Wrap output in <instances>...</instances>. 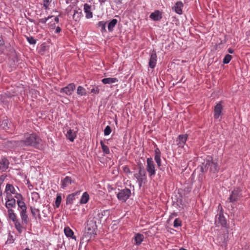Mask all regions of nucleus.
Returning a JSON list of instances; mask_svg holds the SVG:
<instances>
[{"mask_svg": "<svg viewBox=\"0 0 250 250\" xmlns=\"http://www.w3.org/2000/svg\"><path fill=\"white\" fill-rule=\"evenodd\" d=\"M201 170L202 172H208L210 174H215L219 170L217 161L213 160L210 156H208L201 167Z\"/></svg>", "mask_w": 250, "mask_h": 250, "instance_id": "2", "label": "nucleus"}, {"mask_svg": "<svg viewBox=\"0 0 250 250\" xmlns=\"http://www.w3.org/2000/svg\"><path fill=\"white\" fill-rule=\"evenodd\" d=\"M149 18L154 21H160L162 18V13L159 10H155L150 15Z\"/></svg>", "mask_w": 250, "mask_h": 250, "instance_id": "20", "label": "nucleus"}, {"mask_svg": "<svg viewBox=\"0 0 250 250\" xmlns=\"http://www.w3.org/2000/svg\"><path fill=\"white\" fill-rule=\"evenodd\" d=\"M2 195V191L1 190V187H0V196H1Z\"/></svg>", "mask_w": 250, "mask_h": 250, "instance_id": "56", "label": "nucleus"}, {"mask_svg": "<svg viewBox=\"0 0 250 250\" xmlns=\"http://www.w3.org/2000/svg\"><path fill=\"white\" fill-rule=\"evenodd\" d=\"M31 213L34 216H36L37 215H40L39 210L35 208H31Z\"/></svg>", "mask_w": 250, "mask_h": 250, "instance_id": "43", "label": "nucleus"}, {"mask_svg": "<svg viewBox=\"0 0 250 250\" xmlns=\"http://www.w3.org/2000/svg\"><path fill=\"white\" fill-rule=\"evenodd\" d=\"M64 232L66 237L76 240V237L74 236L73 230L69 227H65L64 229Z\"/></svg>", "mask_w": 250, "mask_h": 250, "instance_id": "23", "label": "nucleus"}, {"mask_svg": "<svg viewBox=\"0 0 250 250\" xmlns=\"http://www.w3.org/2000/svg\"><path fill=\"white\" fill-rule=\"evenodd\" d=\"M99 89L98 87L92 88L91 90V92L95 94H97L99 93Z\"/></svg>", "mask_w": 250, "mask_h": 250, "instance_id": "45", "label": "nucleus"}, {"mask_svg": "<svg viewBox=\"0 0 250 250\" xmlns=\"http://www.w3.org/2000/svg\"><path fill=\"white\" fill-rule=\"evenodd\" d=\"M9 161L6 158H2L0 161V172L5 171L9 166Z\"/></svg>", "mask_w": 250, "mask_h": 250, "instance_id": "19", "label": "nucleus"}, {"mask_svg": "<svg viewBox=\"0 0 250 250\" xmlns=\"http://www.w3.org/2000/svg\"><path fill=\"white\" fill-rule=\"evenodd\" d=\"M144 238V236L143 234L140 233L135 234L134 237L135 244L137 246L140 245L143 242Z\"/></svg>", "mask_w": 250, "mask_h": 250, "instance_id": "24", "label": "nucleus"}, {"mask_svg": "<svg viewBox=\"0 0 250 250\" xmlns=\"http://www.w3.org/2000/svg\"><path fill=\"white\" fill-rule=\"evenodd\" d=\"M73 183H74V181L72 180L70 177L66 176L61 181V188L64 189H66Z\"/></svg>", "mask_w": 250, "mask_h": 250, "instance_id": "9", "label": "nucleus"}, {"mask_svg": "<svg viewBox=\"0 0 250 250\" xmlns=\"http://www.w3.org/2000/svg\"><path fill=\"white\" fill-rule=\"evenodd\" d=\"M19 145L22 146H31L40 149L42 147V141L35 133L27 134L25 135L24 140L20 142Z\"/></svg>", "mask_w": 250, "mask_h": 250, "instance_id": "1", "label": "nucleus"}, {"mask_svg": "<svg viewBox=\"0 0 250 250\" xmlns=\"http://www.w3.org/2000/svg\"><path fill=\"white\" fill-rule=\"evenodd\" d=\"M27 40L31 44H35L36 43V40L32 37H27Z\"/></svg>", "mask_w": 250, "mask_h": 250, "instance_id": "38", "label": "nucleus"}, {"mask_svg": "<svg viewBox=\"0 0 250 250\" xmlns=\"http://www.w3.org/2000/svg\"><path fill=\"white\" fill-rule=\"evenodd\" d=\"M8 215L9 218L14 223L17 221V216L16 214L14 212V210L13 209H9L7 210Z\"/></svg>", "mask_w": 250, "mask_h": 250, "instance_id": "26", "label": "nucleus"}, {"mask_svg": "<svg viewBox=\"0 0 250 250\" xmlns=\"http://www.w3.org/2000/svg\"><path fill=\"white\" fill-rule=\"evenodd\" d=\"M118 21L117 19H112L108 24V30L109 32H112L115 26L117 23Z\"/></svg>", "mask_w": 250, "mask_h": 250, "instance_id": "27", "label": "nucleus"}, {"mask_svg": "<svg viewBox=\"0 0 250 250\" xmlns=\"http://www.w3.org/2000/svg\"><path fill=\"white\" fill-rule=\"evenodd\" d=\"M91 6L87 3L83 5V10L85 14V18L86 19H90L93 17V13L91 11Z\"/></svg>", "mask_w": 250, "mask_h": 250, "instance_id": "16", "label": "nucleus"}, {"mask_svg": "<svg viewBox=\"0 0 250 250\" xmlns=\"http://www.w3.org/2000/svg\"><path fill=\"white\" fill-rule=\"evenodd\" d=\"M111 128L110 126L107 125L104 129V135L105 136L109 135L111 132Z\"/></svg>", "mask_w": 250, "mask_h": 250, "instance_id": "36", "label": "nucleus"}, {"mask_svg": "<svg viewBox=\"0 0 250 250\" xmlns=\"http://www.w3.org/2000/svg\"><path fill=\"white\" fill-rule=\"evenodd\" d=\"M74 199L75 195L74 194H71L68 195L66 198V204H72Z\"/></svg>", "mask_w": 250, "mask_h": 250, "instance_id": "34", "label": "nucleus"}, {"mask_svg": "<svg viewBox=\"0 0 250 250\" xmlns=\"http://www.w3.org/2000/svg\"><path fill=\"white\" fill-rule=\"evenodd\" d=\"M232 56L230 55L227 54L225 56L223 62L225 64H228L230 62Z\"/></svg>", "mask_w": 250, "mask_h": 250, "instance_id": "35", "label": "nucleus"}, {"mask_svg": "<svg viewBox=\"0 0 250 250\" xmlns=\"http://www.w3.org/2000/svg\"><path fill=\"white\" fill-rule=\"evenodd\" d=\"M97 225L95 221L90 219L87 221L86 231L84 237L87 241H89L92 238L94 237L96 234Z\"/></svg>", "mask_w": 250, "mask_h": 250, "instance_id": "3", "label": "nucleus"}, {"mask_svg": "<svg viewBox=\"0 0 250 250\" xmlns=\"http://www.w3.org/2000/svg\"><path fill=\"white\" fill-rule=\"evenodd\" d=\"M51 0H43L44 2V6L46 8H47L49 3L51 2Z\"/></svg>", "mask_w": 250, "mask_h": 250, "instance_id": "47", "label": "nucleus"}, {"mask_svg": "<svg viewBox=\"0 0 250 250\" xmlns=\"http://www.w3.org/2000/svg\"><path fill=\"white\" fill-rule=\"evenodd\" d=\"M222 110V106L220 103L217 104L214 107V117L216 119H219Z\"/></svg>", "mask_w": 250, "mask_h": 250, "instance_id": "15", "label": "nucleus"}, {"mask_svg": "<svg viewBox=\"0 0 250 250\" xmlns=\"http://www.w3.org/2000/svg\"><path fill=\"white\" fill-rule=\"evenodd\" d=\"M181 220L178 219V218H176L175 219L174 221V227L175 228H177V227H178L179 226H181Z\"/></svg>", "mask_w": 250, "mask_h": 250, "instance_id": "37", "label": "nucleus"}, {"mask_svg": "<svg viewBox=\"0 0 250 250\" xmlns=\"http://www.w3.org/2000/svg\"><path fill=\"white\" fill-rule=\"evenodd\" d=\"M123 170L125 173H131L129 167L127 166H125L123 168Z\"/></svg>", "mask_w": 250, "mask_h": 250, "instance_id": "46", "label": "nucleus"}, {"mask_svg": "<svg viewBox=\"0 0 250 250\" xmlns=\"http://www.w3.org/2000/svg\"><path fill=\"white\" fill-rule=\"evenodd\" d=\"M134 176L136 179L140 187H141L143 184L146 183L147 182L146 171L141 167H139L138 171L135 173Z\"/></svg>", "mask_w": 250, "mask_h": 250, "instance_id": "4", "label": "nucleus"}, {"mask_svg": "<svg viewBox=\"0 0 250 250\" xmlns=\"http://www.w3.org/2000/svg\"><path fill=\"white\" fill-rule=\"evenodd\" d=\"M83 16L82 10L79 8H75L73 11V19L75 21H79Z\"/></svg>", "mask_w": 250, "mask_h": 250, "instance_id": "17", "label": "nucleus"}, {"mask_svg": "<svg viewBox=\"0 0 250 250\" xmlns=\"http://www.w3.org/2000/svg\"><path fill=\"white\" fill-rule=\"evenodd\" d=\"M183 7V4L181 1L177 2L174 7H173V9L175 11V12L178 14L181 15L182 14V8Z\"/></svg>", "mask_w": 250, "mask_h": 250, "instance_id": "21", "label": "nucleus"}, {"mask_svg": "<svg viewBox=\"0 0 250 250\" xmlns=\"http://www.w3.org/2000/svg\"><path fill=\"white\" fill-rule=\"evenodd\" d=\"M188 137L187 134L179 135L176 140L177 145L179 147L183 148L186 143Z\"/></svg>", "mask_w": 250, "mask_h": 250, "instance_id": "8", "label": "nucleus"}, {"mask_svg": "<svg viewBox=\"0 0 250 250\" xmlns=\"http://www.w3.org/2000/svg\"><path fill=\"white\" fill-rule=\"evenodd\" d=\"M154 159L158 167L161 166V157H154Z\"/></svg>", "mask_w": 250, "mask_h": 250, "instance_id": "41", "label": "nucleus"}, {"mask_svg": "<svg viewBox=\"0 0 250 250\" xmlns=\"http://www.w3.org/2000/svg\"><path fill=\"white\" fill-rule=\"evenodd\" d=\"M241 197V194L239 191L238 190H234L232 191L230 194L229 200L230 202H233L238 200Z\"/></svg>", "mask_w": 250, "mask_h": 250, "instance_id": "18", "label": "nucleus"}, {"mask_svg": "<svg viewBox=\"0 0 250 250\" xmlns=\"http://www.w3.org/2000/svg\"><path fill=\"white\" fill-rule=\"evenodd\" d=\"M5 192L6 193V197H12V194L16 193V189L12 185L7 184L5 188Z\"/></svg>", "mask_w": 250, "mask_h": 250, "instance_id": "14", "label": "nucleus"}, {"mask_svg": "<svg viewBox=\"0 0 250 250\" xmlns=\"http://www.w3.org/2000/svg\"><path fill=\"white\" fill-rule=\"evenodd\" d=\"M24 250H31L28 248H26Z\"/></svg>", "mask_w": 250, "mask_h": 250, "instance_id": "58", "label": "nucleus"}, {"mask_svg": "<svg viewBox=\"0 0 250 250\" xmlns=\"http://www.w3.org/2000/svg\"><path fill=\"white\" fill-rule=\"evenodd\" d=\"M89 200V195L87 192H84L82 194L80 200V203L81 204H86Z\"/></svg>", "mask_w": 250, "mask_h": 250, "instance_id": "25", "label": "nucleus"}, {"mask_svg": "<svg viewBox=\"0 0 250 250\" xmlns=\"http://www.w3.org/2000/svg\"><path fill=\"white\" fill-rule=\"evenodd\" d=\"M66 129L67 131L65 134L66 138L70 141L73 142L77 136L76 131L70 128H68Z\"/></svg>", "mask_w": 250, "mask_h": 250, "instance_id": "12", "label": "nucleus"}, {"mask_svg": "<svg viewBox=\"0 0 250 250\" xmlns=\"http://www.w3.org/2000/svg\"><path fill=\"white\" fill-rule=\"evenodd\" d=\"M155 157H161V152L160 149L157 147L155 149Z\"/></svg>", "mask_w": 250, "mask_h": 250, "instance_id": "44", "label": "nucleus"}, {"mask_svg": "<svg viewBox=\"0 0 250 250\" xmlns=\"http://www.w3.org/2000/svg\"><path fill=\"white\" fill-rule=\"evenodd\" d=\"M54 21L56 23H58L59 21V18L58 16H56L54 18Z\"/></svg>", "mask_w": 250, "mask_h": 250, "instance_id": "51", "label": "nucleus"}, {"mask_svg": "<svg viewBox=\"0 0 250 250\" xmlns=\"http://www.w3.org/2000/svg\"><path fill=\"white\" fill-rule=\"evenodd\" d=\"M130 195V190L126 188L120 190L117 194L118 199L123 202H125Z\"/></svg>", "mask_w": 250, "mask_h": 250, "instance_id": "6", "label": "nucleus"}, {"mask_svg": "<svg viewBox=\"0 0 250 250\" xmlns=\"http://www.w3.org/2000/svg\"><path fill=\"white\" fill-rule=\"evenodd\" d=\"M21 219L25 224L28 223V216L26 214V210L20 211Z\"/></svg>", "mask_w": 250, "mask_h": 250, "instance_id": "30", "label": "nucleus"}, {"mask_svg": "<svg viewBox=\"0 0 250 250\" xmlns=\"http://www.w3.org/2000/svg\"><path fill=\"white\" fill-rule=\"evenodd\" d=\"M61 28L60 27L58 26L56 27L55 32V33H59L61 31Z\"/></svg>", "mask_w": 250, "mask_h": 250, "instance_id": "48", "label": "nucleus"}, {"mask_svg": "<svg viewBox=\"0 0 250 250\" xmlns=\"http://www.w3.org/2000/svg\"><path fill=\"white\" fill-rule=\"evenodd\" d=\"M62 199L61 194L57 193V197H56V200H55V201L54 203V206L55 207V208H58L60 207V204L62 202Z\"/></svg>", "mask_w": 250, "mask_h": 250, "instance_id": "28", "label": "nucleus"}, {"mask_svg": "<svg viewBox=\"0 0 250 250\" xmlns=\"http://www.w3.org/2000/svg\"><path fill=\"white\" fill-rule=\"evenodd\" d=\"M106 0H98V1L101 4H102L103 3H104Z\"/></svg>", "mask_w": 250, "mask_h": 250, "instance_id": "53", "label": "nucleus"}, {"mask_svg": "<svg viewBox=\"0 0 250 250\" xmlns=\"http://www.w3.org/2000/svg\"><path fill=\"white\" fill-rule=\"evenodd\" d=\"M101 81L104 84H110L117 83L118 82V80L116 78H106L103 79Z\"/></svg>", "mask_w": 250, "mask_h": 250, "instance_id": "22", "label": "nucleus"}, {"mask_svg": "<svg viewBox=\"0 0 250 250\" xmlns=\"http://www.w3.org/2000/svg\"><path fill=\"white\" fill-rule=\"evenodd\" d=\"M76 86L74 83H70L66 86L62 88L60 92L67 95H71L75 89Z\"/></svg>", "mask_w": 250, "mask_h": 250, "instance_id": "7", "label": "nucleus"}, {"mask_svg": "<svg viewBox=\"0 0 250 250\" xmlns=\"http://www.w3.org/2000/svg\"><path fill=\"white\" fill-rule=\"evenodd\" d=\"M19 197H21V195L20 194H17L16 196H15V198H18Z\"/></svg>", "mask_w": 250, "mask_h": 250, "instance_id": "55", "label": "nucleus"}, {"mask_svg": "<svg viewBox=\"0 0 250 250\" xmlns=\"http://www.w3.org/2000/svg\"><path fill=\"white\" fill-rule=\"evenodd\" d=\"M55 23H50L49 24V27L51 29H53L55 28Z\"/></svg>", "mask_w": 250, "mask_h": 250, "instance_id": "49", "label": "nucleus"}, {"mask_svg": "<svg viewBox=\"0 0 250 250\" xmlns=\"http://www.w3.org/2000/svg\"><path fill=\"white\" fill-rule=\"evenodd\" d=\"M14 224H15V228H16V229L19 231H20V232L21 231L22 227H21V225L19 221L18 220L17 221L14 222Z\"/></svg>", "mask_w": 250, "mask_h": 250, "instance_id": "40", "label": "nucleus"}, {"mask_svg": "<svg viewBox=\"0 0 250 250\" xmlns=\"http://www.w3.org/2000/svg\"><path fill=\"white\" fill-rule=\"evenodd\" d=\"M52 17H53V16H48L47 18L41 19L39 21L40 22H41L42 23H45L48 20H49L50 19H51Z\"/></svg>", "mask_w": 250, "mask_h": 250, "instance_id": "42", "label": "nucleus"}, {"mask_svg": "<svg viewBox=\"0 0 250 250\" xmlns=\"http://www.w3.org/2000/svg\"><path fill=\"white\" fill-rule=\"evenodd\" d=\"M157 56L156 51H152L149 60V67L152 69L154 68L156 64Z\"/></svg>", "mask_w": 250, "mask_h": 250, "instance_id": "10", "label": "nucleus"}, {"mask_svg": "<svg viewBox=\"0 0 250 250\" xmlns=\"http://www.w3.org/2000/svg\"><path fill=\"white\" fill-rule=\"evenodd\" d=\"M4 44V41L1 37L0 36V46H2Z\"/></svg>", "mask_w": 250, "mask_h": 250, "instance_id": "50", "label": "nucleus"}, {"mask_svg": "<svg viewBox=\"0 0 250 250\" xmlns=\"http://www.w3.org/2000/svg\"><path fill=\"white\" fill-rule=\"evenodd\" d=\"M1 125L2 126V127L5 129H6V127H7V124L6 123H3Z\"/></svg>", "mask_w": 250, "mask_h": 250, "instance_id": "52", "label": "nucleus"}, {"mask_svg": "<svg viewBox=\"0 0 250 250\" xmlns=\"http://www.w3.org/2000/svg\"><path fill=\"white\" fill-rule=\"evenodd\" d=\"M69 9H71V6H69V7H68V8H67V10H69Z\"/></svg>", "mask_w": 250, "mask_h": 250, "instance_id": "57", "label": "nucleus"}, {"mask_svg": "<svg viewBox=\"0 0 250 250\" xmlns=\"http://www.w3.org/2000/svg\"><path fill=\"white\" fill-rule=\"evenodd\" d=\"M216 223L219 224L222 227H225L226 225V220L222 212H220L217 215L216 217Z\"/></svg>", "mask_w": 250, "mask_h": 250, "instance_id": "13", "label": "nucleus"}, {"mask_svg": "<svg viewBox=\"0 0 250 250\" xmlns=\"http://www.w3.org/2000/svg\"><path fill=\"white\" fill-rule=\"evenodd\" d=\"M106 22L104 21H100L98 23V26L101 29V32L104 33L106 32L105 26Z\"/></svg>", "mask_w": 250, "mask_h": 250, "instance_id": "33", "label": "nucleus"}, {"mask_svg": "<svg viewBox=\"0 0 250 250\" xmlns=\"http://www.w3.org/2000/svg\"><path fill=\"white\" fill-rule=\"evenodd\" d=\"M100 144L101 145V147H102L103 152L105 154H109L110 150H109V147L107 146H106L104 144L103 141H101L100 142Z\"/></svg>", "mask_w": 250, "mask_h": 250, "instance_id": "32", "label": "nucleus"}, {"mask_svg": "<svg viewBox=\"0 0 250 250\" xmlns=\"http://www.w3.org/2000/svg\"><path fill=\"white\" fill-rule=\"evenodd\" d=\"M77 93L81 96H85L86 95V89L82 86H79L77 88Z\"/></svg>", "mask_w": 250, "mask_h": 250, "instance_id": "29", "label": "nucleus"}, {"mask_svg": "<svg viewBox=\"0 0 250 250\" xmlns=\"http://www.w3.org/2000/svg\"><path fill=\"white\" fill-rule=\"evenodd\" d=\"M17 204L19 208H20V211L26 210L27 208L25 203L22 200H17Z\"/></svg>", "mask_w": 250, "mask_h": 250, "instance_id": "31", "label": "nucleus"}, {"mask_svg": "<svg viewBox=\"0 0 250 250\" xmlns=\"http://www.w3.org/2000/svg\"><path fill=\"white\" fill-rule=\"evenodd\" d=\"M228 52H229V53H230V54H232V53H233V50H232V49H230V48H229V49H228Z\"/></svg>", "mask_w": 250, "mask_h": 250, "instance_id": "54", "label": "nucleus"}, {"mask_svg": "<svg viewBox=\"0 0 250 250\" xmlns=\"http://www.w3.org/2000/svg\"><path fill=\"white\" fill-rule=\"evenodd\" d=\"M146 170L149 177L154 176L156 174L155 165L151 157L147 158Z\"/></svg>", "mask_w": 250, "mask_h": 250, "instance_id": "5", "label": "nucleus"}, {"mask_svg": "<svg viewBox=\"0 0 250 250\" xmlns=\"http://www.w3.org/2000/svg\"><path fill=\"white\" fill-rule=\"evenodd\" d=\"M31 196H32V198L33 199V200H35L36 201H37V200L40 198V195H39V193L36 192H34L32 193Z\"/></svg>", "mask_w": 250, "mask_h": 250, "instance_id": "39", "label": "nucleus"}, {"mask_svg": "<svg viewBox=\"0 0 250 250\" xmlns=\"http://www.w3.org/2000/svg\"><path fill=\"white\" fill-rule=\"evenodd\" d=\"M6 203L5 207L7 208L8 210L9 209H12V208H15L16 207V200L15 199L10 197H6Z\"/></svg>", "mask_w": 250, "mask_h": 250, "instance_id": "11", "label": "nucleus"}]
</instances>
